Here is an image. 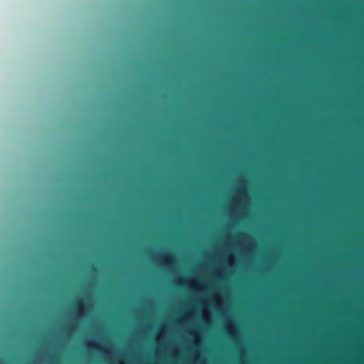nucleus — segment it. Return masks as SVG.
I'll return each mask as SVG.
<instances>
[{
	"label": "nucleus",
	"mask_w": 364,
	"mask_h": 364,
	"mask_svg": "<svg viewBox=\"0 0 364 364\" xmlns=\"http://www.w3.org/2000/svg\"><path fill=\"white\" fill-rule=\"evenodd\" d=\"M244 208L245 205L242 203L241 200H238L236 198H234L231 201L223 205V210L228 214L242 210Z\"/></svg>",
	"instance_id": "1"
},
{
	"label": "nucleus",
	"mask_w": 364,
	"mask_h": 364,
	"mask_svg": "<svg viewBox=\"0 0 364 364\" xmlns=\"http://www.w3.org/2000/svg\"><path fill=\"white\" fill-rule=\"evenodd\" d=\"M239 193H240L241 196H242V195H243L242 192H241V191H239Z\"/></svg>",
	"instance_id": "4"
},
{
	"label": "nucleus",
	"mask_w": 364,
	"mask_h": 364,
	"mask_svg": "<svg viewBox=\"0 0 364 364\" xmlns=\"http://www.w3.org/2000/svg\"><path fill=\"white\" fill-rule=\"evenodd\" d=\"M76 306H77V309L80 308L81 303L79 301H76Z\"/></svg>",
	"instance_id": "2"
},
{
	"label": "nucleus",
	"mask_w": 364,
	"mask_h": 364,
	"mask_svg": "<svg viewBox=\"0 0 364 364\" xmlns=\"http://www.w3.org/2000/svg\"><path fill=\"white\" fill-rule=\"evenodd\" d=\"M89 344L92 346L93 347H96V345L95 344V343H90Z\"/></svg>",
	"instance_id": "3"
}]
</instances>
